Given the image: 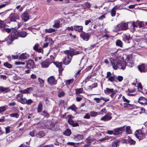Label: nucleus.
<instances>
[{
  "mask_svg": "<svg viewBox=\"0 0 147 147\" xmlns=\"http://www.w3.org/2000/svg\"><path fill=\"white\" fill-rule=\"evenodd\" d=\"M80 36L84 40L87 41L89 39L90 35L89 33L82 32L80 34Z\"/></svg>",
  "mask_w": 147,
  "mask_h": 147,
  "instance_id": "nucleus-4",
  "label": "nucleus"
},
{
  "mask_svg": "<svg viewBox=\"0 0 147 147\" xmlns=\"http://www.w3.org/2000/svg\"><path fill=\"white\" fill-rule=\"evenodd\" d=\"M111 114L109 113H107L100 119V120L105 121L110 120L112 118V117L111 116Z\"/></svg>",
  "mask_w": 147,
  "mask_h": 147,
  "instance_id": "nucleus-10",
  "label": "nucleus"
},
{
  "mask_svg": "<svg viewBox=\"0 0 147 147\" xmlns=\"http://www.w3.org/2000/svg\"><path fill=\"white\" fill-rule=\"evenodd\" d=\"M125 129V126L115 128L114 130V135H117L122 133Z\"/></svg>",
  "mask_w": 147,
  "mask_h": 147,
  "instance_id": "nucleus-6",
  "label": "nucleus"
},
{
  "mask_svg": "<svg viewBox=\"0 0 147 147\" xmlns=\"http://www.w3.org/2000/svg\"><path fill=\"white\" fill-rule=\"evenodd\" d=\"M106 112L107 111L106 109H105L104 108L101 110L100 112V114H102L104 113H106Z\"/></svg>",
  "mask_w": 147,
  "mask_h": 147,
  "instance_id": "nucleus-62",
  "label": "nucleus"
},
{
  "mask_svg": "<svg viewBox=\"0 0 147 147\" xmlns=\"http://www.w3.org/2000/svg\"><path fill=\"white\" fill-rule=\"evenodd\" d=\"M0 90L2 92H6L9 91V89L8 88L1 87H0Z\"/></svg>",
  "mask_w": 147,
  "mask_h": 147,
  "instance_id": "nucleus-37",
  "label": "nucleus"
},
{
  "mask_svg": "<svg viewBox=\"0 0 147 147\" xmlns=\"http://www.w3.org/2000/svg\"><path fill=\"white\" fill-rule=\"evenodd\" d=\"M90 114L91 116L95 117L97 115V113L96 112L92 111L90 113Z\"/></svg>",
  "mask_w": 147,
  "mask_h": 147,
  "instance_id": "nucleus-47",
  "label": "nucleus"
},
{
  "mask_svg": "<svg viewBox=\"0 0 147 147\" xmlns=\"http://www.w3.org/2000/svg\"><path fill=\"white\" fill-rule=\"evenodd\" d=\"M121 30L120 24H119L114 27V29L113 30V31L115 32H117Z\"/></svg>",
  "mask_w": 147,
  "mask_h": 147,
  "instance_id": "nucleus-34",
  "label": "nucleus"
},
{
  "mask_svg": "<svg viewBox=\"0 0 147 147\" xmlns=\"http://www.w3.org/2000/svg\"><path fill=\"white\" fill-rule=\"evenodd\" d=\"M6 26V24L3 21L1 20H0V28H2L5 27Z\"/></svg>",
  "mask_w": 147,
  "mask_h": 147,
  "instance_id": "nucleus-39",
  "label": "nucleus"
},
{
  "mask_svg": "<svg viewBox=\"0 0 147 147\" xmlns=\"http://www.w3.org/2000/svg\"><path fill=\"white\" fill-rule=\"evenodd\" d=\"M30 77L32 79H34L36 78V75L33 74L31 75Z\"/></svg>",
  "mask_w": 147,
  "mask_h": 147,
  "instance_id": "nucleus-60",
  "label": "nucleus"
},
{
  "mask_svg": "<svg viewBox=\"0 0 147 147\" xmlns=\"http://www.w3.org/2000/svg\"><path fill=\"white\" fill-rule=\"evenodd\" d=\"M56 66L59 68V72H61L63 70V68L62 67V63L61 62H57L55 64Z\"/></svg>",
  "mask_w": 147,
  "mask_h": 147,
  "instance_id": "nucleus-21",
  "label": "nucleus"
},
{
  "mask_svg": "<svg viewBox=\"0 0 147 147\" xmlns=\"http://www.w3.org/2000/svg\"><path fill=\"white\" fill-rule=\"evenodd\" d=\"M65 93L63 91L59 92L58 93V96L59 97H63L65 95Z\"/></svg>",
  "mask_w": 147,
  "mask_h": 147,
  "instance_id": "nucleus-46",
  "label": "nucleus"
},
{
  "mask_svg": "<svg viewBox=\"0 0 147 147\" xmlns=\"http://www.w3.org/2000/svg\"><path fill=\"white\" fill-rule=\"evenodd\" d=\"M34 64L33 61L32 60H29L28 61L26 64V67L31 68L33 67Z\"/></svg>",
  "mask_w": 147,
  "mask_h": 147,
  "instance_id": "nucleus-22",
  "label": "nucleus"
},
{
  "mask_svg": "<svg viewBox=\"0 0 147 147\" xmlns=\"http://www.w3.org/2000/svg\"><path fill=\"white\" fill-rule=\"evenodd\" d=\"M33 102V100L30 99H28V100L26 99L25 104H27L28 105H30Z\"/></svg>",
  "mask_w": 147,
  "mask_h": 147,
  "instance_id": "nucleus-41",
  "label": "nucleus"
},
{
  "mask_svg": "<svg viewBox=\"0 0 147 147\" xmlns=\"http://www.w3.org/2000/svg\"><path fill=\"white\" fill-rule=\"evenodd\" d=\"M29 57V55L26 53H23L21 54L20 56V59H26Z\"/></svg>",
  "mask_w": 147,
  "mask_h": 147,
  "instance_id": "nucleus-26",
  "label": "nucleus"
},
{
  "mask_svg": "<svg viewBox=\"0 0 147 147\" xmlns=\"http://www.w3.org/2000/svg\"><path fill=\"white\" fill-rule=\"evenodd\" d=\"M45 136V133L43 131H39L38 133L36 134V136L37 137L39 138H41Z\"/></svg>",
  "mask_w": 147,
  "mask_h": 147,
  "instance_id": "nucleus-24",
  "label": "nucleus"
},
{
  "mask_svg": "<svg viewBox=\"0 0 147 147\" xmlns=\"http://www.w3.org/2000/svg\"><path fill=\"white\" fill-rule=\"evenodd\" d=\"M3 65L6 67L9 68H11L12 67V65L7 62L4 63Z\"/></svg>",
  "mask_w": 147,
  "mask_h": 147,
  "instance_id": "nucleus-44",
  "label": "nucleus"
},
{
  "mask_svg": "<svg viewBox=\"0 0 147 147\" xmlns=\"http://www.w3.org/2000/svg\"><path fill=\"white\" fill-rule=\"evenodd\" d=\"M74 30L79 32H82L83 29V26H74Z\"/></svg>",
  "mask_w": 147,
  "mask_h": 147,
  "instance_id": "nucleus-16",
  "label": "nucleus"
},
{
  "mask_svg": "<svg viewBox=\"0 0 147 147\" xmlns=\"http://www.w3.org/2000/svg\"><path fill=\"white\" fill-rule=\"evenodd\" d=\"M21 18L22 20L24 21L25 22L27 21L29 19V16L28 13L26 12L25 11L24 13L22 14Z\"/></svg>",
  "mask_w": 147,
  "mask_h": 147,
  "instance_id": "nucleus-14",
  "label": "nucleus"
},
{
  "mask_svg": "<svg viewBox=\"0 0 147 147\" xmlns=\"http://www.w3.org/2000/svg\"><path fill=\"white\" fill-rule=\"evenodd\" d=\"M94 100L96 101L97 103H99L100 102V98H95Z\"/></svg>",
  "mask_w": 147,
  "mask_h": 147,
  "instance_id": "nucleus-59",
  "label": "nucleus"
},
{
  "mask_svg": "<svg viewBox=\"0 0 147 147\" xmlns=\"http://www.w3.org/2000/svg\"><path fill=\"white\" fill-rule=\"evenodd\" d=\"M25 63L24 62H22L21 61H16L15 62V65H24Z\"/></svg>",
  "mask_w": 147,
  "mask_h": 147,
  "instance_id": "nucleus-51",
  "label": "nucleus"
},
{
  "mask_svg": "<svg viewBox=\"0 0 147 147\" xmlns=\"http://www.w3.org/2000/svg\"><path fill=\"white\" fill-rule=\"evenodd\" d=\"M115 91L114 89L113 88H106L105 90V92L106 93H112L114 92Z\"/></svg>",
  "mask_w": 147,
  "mask_h": 147,
  "instance_id": "nucleus-29",
  "label": "nucleus"
},
{
  "mask_svg": "<svg viewBox=\"0 0 147 147\" xmlns=\"http://www.w3.org/2000/svg\"><path fill=\"white\" fill-rule=\"evenodd\" d=\"M84 138V135L78 134L77 136H74V139L76 140L79 141L82 139Z\"/></svg>",
  "mask_w": 147,
  "mask_h": 147,
  "instance_id": "nucleus-23",
  "label": "nucleus"
},
{
  "mask_svg": "<svg viewBox=\"0 0 147 147\" xmlns=\"http://www.w3.org/2000/svg\"><path fill=\"white\" fill-rule=\"evenodd\" d=\"M16 105V103L15 102H11L9 103L8 105L10 106H14Z\"/></svg>",
  "mask_w": 147,
  "mask_h": 147,
  "instance_id": "nucleus-64",
  "label": "nucleus"
},
{
  "mask_svg": "<svg viewBox=\"0 0 147 147\" xmlns=\"http://www.w3.org/2000/svg\"><path fill=\"white\" fill-rule=\"evenodd\" d=\"M45 31L47 33H51L55 31V30L53 28H49V29H46Z\"/></svg>",
  "mask_w": 147,
  "mask_h": 147,
  "instance_id": "nucleus-40",
  "label": "nucleus"
},
{
  "mask_svg": "<svg viewBox=\"0 0 147 147\" xmlns=\"http://www.w3.org/2000/svg\"><path fill=\"white\" fill-rule=\"evenodd\" d=\"M51 63L47 60H45L41 63V64L42 67L46 68L48 67Z\"/></svg>",
  "mask_w": 147,
  "mask_h": 147,
  "instance_id": "nucleus-15",
  "label": "nucleus"
},
{
  "mask_svg": "<svg viewBox=\"0 0 147 147\" xmlns=\"http://www.w3.org/2000/svg\"><path fill=\"white\" fill-rule=\"evenodd\" d=\"M9 115L11 117H14L16 118H18L19 116V115L17 113H13L10 114Z\"/></svg>",
  "mask_w": 147,
  "mask_h": 147,
  "instance_id": "nucleus-35",
  "label": "nucleus"
},
{
  "mask_svg": "<svg viewBox=\"0 0 147 147\" xmlns=\"http://www.w3.org/2000/svg\"><path fill=\"white\" fill-rule=\"evenodd\" d=\"M65 53H67V57H64L63 60V63L65 65H67L70 63L73 55L75 53H74L73 50H67L65 52Z\"/></svg>",
  "mask_w": 147,
  "mask_h": 147,
  "instance_id": "nucleus-2",
  "label": "nucleus"
},
{
  "mask_svg": "<svg viewBox=\"0 0 147 147\" xmlns=\"http://www.w3.org/2000/svg\"><path fill=\"white\" fill-rule=\"evenodd\" d=\"M73 79H69L66 81V84L67 85H69L70 84H72L73 82Z\"/></svg>",
  "mask_w": 147,
  "mask_h": 147,
  "instance_id": "nucleus-48",
  "label": "nucleus"
},
{
  "mask_svg": "<svg viewBox=\"0 0 147 147\" xmlns=\"http://www.w3.org/2000/svg\"><path fill=\"white\" fill-rule=\"evenodd\" d=\"M84 118L85 119H89L90 118V116L89 114L86 113L84 116Z\"/></svg>",
  "mask_w": 147,
  "mask_h": 147,
  "instance_id": "nucleus-57",
  "label": "nucleus"
},
{
  "mask_svg": "<svg viewBox=\"0 0 147 147\" xmlns=\"http://www.w3.org/2000/svg\"><path fill=\"white\" fill-rule=\"evenodd\" d=\"M135 135L137 138L140 140L143 137L144 134L142 133L141 130H138L136 131Z\"/></svg>",
  "mask_w": 147,
  "mask_h": 147,
  "instance_id": "nucleus-7",
  "label": "nucleus"
},
{
  "mask_svg": "<svg viewBox=\"0 0 147 147\" xmlns=\"http://www.w3.org/2000/svg\"><path fill=\"white\" fill-rule=\"evenodd\" d=\"M108 139L107 137V136L105 137V138H101L99 140V141H103L105 140Z\"/></svg>",
  "mask_w": 147,
  "mask_h": 147,
  "instance_id": "nucleus-61",
  "label": "nucleus"
},
{
  "mask_svg": "<svg viewBox=\"0 0 147 147\" xmlns=\"http://www.w3.org/2000/svg\"><path fill=\"white\" fill-rule=\"evenodd\" d=\"M83 89L82 88H77L76 89V93L77 94H79L82 92Z\"/></svg>",
  "mask_w": 147,
  "mask_h": 147,
  "instance_id": "nucleus-33",
  "label": "nucleus"
},
{
  "mask_svg": "<svg viewBox=\"0 0 147 147\" xmlns=\"http://www.w3.org/2000/svg\"><path fill=\"white\" fill-rule=\"evenodd\" d=\"M10 127L9 126H8L5 128V134H7L9 133L10 131Z\"/></svg>",
  "mask_w": 147,
  "mask_h": 147,
  "instance_id": "nucleus-50",
  "label": "nucleus"
},
{
  "mask_svg": "<svg viewBox=\"0 0 147 147\" xmlns=\"http://www.w3.org/2000/svg\"><path fill=\"white\" fill-rule=\"evenodd\" d=\"M6 110V108L4 106L0 107V113H1L5 111Z\"/></svg>",
  "mask_w": 147,
  "mask_h": 147,
  "instance_id": "nucleus-49",
  "label": "nucleus"
},
{
  "mask_svg": "<svg viewBox=\"0 0 147 147\" xmlns=\"http://www.w3.org/2000/svg\"><path fill=\"white\" fill-rule=\"evenodd\" d=\"M110 61L113 68L115 69H119L123 70L125 68L126 63L124 61L119 60L117 61L111 58L110 59Z\"/></svg>",
  "mask_w": 147,
  "mask_h": 147,
  "instance_id": "nucleus-1",
  "label": "nucleus"
},
{
  "mask_svg": "<svg viewBox=\"0 0 147 147\" xmlns=\"http://www.w3.org/2000/svg\"><path fill=\"white\" fill-rule=\"evenodd\" d=\"M40 114L45 117H48L49 116V114L45 111H42L40 113Z\"/></svg>",
  "mask_w": 147,
  "mask_h": 147,
  "instance_id": "nucleus-36",
  "label": "nucleus"
},
{
  "mask_svg": "<svg viewBox=\"0 0 147 147\" xmlns=\"http://www.w3.org/2000/svg\"><path fill=\"white\" fill-rule=\"evenodd\" d=\"M125 62H126V66L127 65L131 67L134 65V64L132 61L130 60V58L129 57H127L126 59Z\"/></svg>",
  "mask_w": 147,
  "mask_h": 147,
  "instance_id": "nucleus-13",
  "label": "nucleus"
},
{
  "mask_svg": "<svg viewBox=\"0 0 147 147\" xmlns=\"http://www.w3.org/2000/svg\"><path fill=\"white\" fill-rule=\"evenodd\" d=\"M6 140L8 143H10L13 141V138L11 136H8Z\"/></svg>",
  "mask_w": 147,
  "mask_h": 147,
  "instance_id": "nucleus-43",
  "label": "nucleus"
},
{
  "mask_svg": "<svg viewBox=\"0 0 147 147\" xmlns=\"http://www.w3.org/2000/svg\"><path fill=\"white\" fill-rule=\"evenodd\" d=\"M42 109V104L40 102L38 105L37 108V112L38 113H40L41 112Z\"/></svg>",
  "mask_w": 147,
  "mask_h": 147,
  "instance_id": "nucleus-25",
  "label": "nucleus"
},
{
  "mask_svg": "<svg viewBox=\"0 0 147 147\" xmlns=\"http://www.w3.org/2000/svg\"><path fill=\"white\" fill-rule=\"evenodd\" d=\"M48 82L49 84L51 85H55L57 83V80H55L53 76H51L48 78Z\"/></svg>",
  "mask_w": 147,
  "mask_h": 147,
  "instance_id": "nucleus-12",
  "label": "nucleus"
},
{
  "mask_svg": "<svg viewBox=\"0 0 147 147\" xmlns=\"http://www.w3.org/2000/svg\"><path fill=\"white\" fill-rule=\"evenodd\" d=\"M23 95L19 94L17 95L16 99L17 101L23 104H25V102L26 98H23Z\"/></svg>",
  "mask_w": 147,
  "mask_h": 147,
  "instance_id": "nucleus-8",
  "label": "nucleus"
},
{
  "mask_svg": "<svg viewBox=\"0 0 147 147\" xmlns=\"http://www.w3.org/2000/svg\"><path fill=\"white\" fill-rule=\"evenodd\" d=\"M123 78L122 76H118L117 77V79L119 82H121L123 80Z\"/></svg>",
  "mask_w": 147,
  "mask_h": 147,
  "instance_id": "nucleus-53",
  "label": "nucleus"
},
{
  "mask_svg": "<svg viewBox=\"0 0 147 147\" xmlns=\"http://www.w3.org/2000/svg\"><path fill=\"white\" fill-rule=\"evenodd\" d=\"M126 132L127 134H132V131L131 129L130 126H127L126 127Z\"/></svg>",
  "mask_w": 147,
  "mask_h": 147,
  "instance_id": "nucleus-27",
  "label": "nucleus"
},
{
  "mask_svg": "<svg viewBox=\"0 0 147 147\" xmlns=\"http://www.w3.org/2000/svg\"><path fill=\"white\" fill-rule=\"evenodd\" d=\"M9 18L11 21L13 22L15 24L17 25L14 27L15 29H18L20 27V24L16 21V20H18L19 18L18 14L16 13H11L9 16Z\"/></svg>",
  "mask_w": 147,
  "mask_h": 147,
  "instance_id": "nucleus-3",
  "label": "nucleus"
},
{
  "mask_svg": "<svg viewBox=\"0 0 147 147\" xmlns=\"http://www.w3.org/2000/svg\"><path fill=\"white\" fill-rule=\"evenodd\" d=\"M122 98L124 102L128 103L129 102V101L124 96H122Z\"/></svg>",
  "mask_w": 147,
  "mask_h": 147,
  "instance_id": "nucleus-54",
  "label": "nucleus"
},
{
  "mask_svg": "<svg viewBox=\"0 0 147 147\" xmlns=\"http://www.w3.org/2000/svg\"><path fill=\"white\" fill-rule=\"evenodd\" d=\"M146 67L147 65H145V64H142L138 65V69L140 72H145L146 71Z\"/></svg>",
  "mask_w": 147,
  "mask_h": 147,
  "instance_id": "nucleus-11",
  "label": "nucleus"
},
{
  "mask_svg": "<svg viewBox=\"0 0 147 147\" xmlns=\"http://www.w3.org/2000/svg\"><path fill=\"white\" fill-rule=\"evenodd\" d=\"M1 31L3 32H6L9 33L11 31V29L9 28H6L5 27L1 29Z\"/></svg>",
  "mask_w": 147,
  "mask_h": 147,
  "instance_id": "nucleus-31",
  "label": "nucleus"
},
{
  "mask_svg": "<svg viewBox=\"0 0 147 147\" xmlns=\"http://www.w3.org/2000/svg\"><path fill=\"white\" fill-rule=\"evenodd\" d=\"M20 37L22 38L25 37L27 35V33L25 31H21L20 32L19 34Z\"/></svg>",
  "mask_w": 147,
  "mask_h": 147,
  "instance_id": "nucleus-30",
  "label": "nucleus"
},
{
  "mask_svg": "<svg viewBox=\"0 0 147 147\" xmlns=\"http://www.w3.org/2000/svg\"><path fill=\"white\" fill-rule=\"evenodd\" d=\"M118 8L117 6H115L111 10V14L112 16L114 17L116 15V10Z\"/></svg>",
  "mask_w": 147,
  "mask_h": 147,
  "instance_id": "nucleus-20",
  "label": "nucleus"
},
{
  "mask_svg": "<svg viewBox=\"0 0 147 147\" xmlns=\"http://www.w3.org/2000/svg\"><path fill=\"white\" fill-rule=\"evenodd\" d=\"M55 24L53 25L54 27L58 28L60 26V21L59 20H56L54 22Z\"/></svg>",
  "mask_w": 147,
  "mask_h": 147,
  "instance_id": "nucleus-28",
  "label": "nucleus"
},
{
  "mask_svg": "<svg viewBox=\"0 0 147 147\" xmlns=\"http://www.w3.org/2000/svg\"><path fill=\"white\" fill-rule=\"evenodd\" d=\"M118 142H115L112 143V147H117Z\"/></svg>",
  "mask_w": 147,
  "mask_h": 147,
  "instance_id": "nucleus-56",
  "label": "nucleus"
},
{
  "mask_svg": "<svg viewBox=\"0 0 147 147\" xmlns=\"http://www.w3.org/2000/svg\"><path fill=\"white\" fill-rule=\"evenodd\" d=\"M71 134V132L69 129H66L65 131L64 134L65 135L67 136H69Z\"/></svg>",
  "mask_w": 147,
  "mask_h": 147,
  "instance_id": "nucleus-32",
  "label": "nucleus"
},
{
  "mask_svg": "<svg viewBox=\"0 0 147 147\" xmlns=\"http://www.w3.org/2000/svg\"><path fill=\"white\" fill-rule=\"evenodd\" d=\"M121 30H125L127 29L128 24L126 23H121L120 24Z\"/></svg>",
  "mask_w": 147,
  "mask_h": 147,
  "instance_id": "nucleus-18",
  "label": "nucleus"
},
{
  "mask_svg": "<svg viewBox=\"0 0 147 147\" xmlns=\"http://www.w3.org/2000/svg\"><path fill=\"white\" fill-rule=\"evenodd\" d=\"M123 38L127 40V43H129L128 40L131 38L130 35L129 34L124 35L123 36Z\"/></svg>",
  "mask_w": 147,
  "mask_h": 147,
  "instance_id": "nucleus-38",
  "label": "nucleus"
},
{
  "mask_svg": "<svg viewBox=\"0 0 147 147\" xmlns=\"http://www.w3.org/2000/svg\"><path fill=\"white\" fill-rule=\"evenodd\" d=\"M128 142L130 144H134L135 143V141L131 139H130L128 140Z\"/></svg>",
  "mask_w": 147,
  "mask_h": 147,
  "instance_id": "nucleus-52",
  "label": "nucleus"
},
{
  "mask_svg": "<svg viewBox=\"0 0 147 147\" xmlns=\"http://www.w3.org/2000/svg\"><path fill=\"white\" fill-rule=\"evenodd\" d=\"M108 80L111 82H113L114 80V77L113 76H110L108 78Z\"/></svg>",
  "mask_w": 147,
  "mask_h": 147,
  "instance_id": "nucleus-55",
  "label": "nucleus"
},
{
  "mask_svg": "<svg viewBox=\"0 0 147 147\" xmlns=\"http://www.w3.org/2000/svg\"><path fill=\"white\" fill-rule=\"evenodd\" d=\"M116 43L117 46H119L120 47H122V43L120 40H117Z\"/></svg>",
  "mask_w": 147,
  "mask_h": 147,
  "instance_id": "nucleus-45",
  "label": "nucleus"
},
{
  "mask_svg": "<svg viewBox=\"0 0 147 147\" xmlns=\"http://www.w3.org/2000/svg\"><path fill=\"white\" fill-rule=\"evenodd\" d=\"M68 123L70 125H72L73 127H76L79 126L78 123H75L74 121L71 119H69L68 121Z\"/></svg>",
  "mask_w": 147,
  "mask_h": 147,
  "instance_id": "nucleus-19",
  "label": "nucleus"
},
{
  "mask_svg": "<svg viewBox=\"0 0 147 147\" xmlns=\"http://www.w3.org/2000/svg\"><path fill=\"white\" fill-rule=\"evenodd\" d=\"M95 140V139L92 138L90 137H88L85 141V142L86 143L85 144H84V145H83V146L84 147H88L89 146L91 142L94 140Z\"/></svg>",
  "mask_w": 147,
  "mask_h": 147,
  "instance_id": "nucleus-5",
  "label": "nucleus"
},
{
  "mask_svg": "<svg viewBox=\"0 0 147 147\" xmlns=\"http://www.w3.org/2000/svg\"><path fill=\"white\" fill-rule=\"evenodd\" d=\"M68 31H73L74 29V26H71L70 27H68L67 28V29Z\"/></svg>",
  "mask_w": 147,
  "mask_h": 147,
  "instance_id": "nucleus-58",
  "label": "nucleus"
},
{
  "mask_svg": "<svg viewBox=\"0 0 147 147\" xmlns=\"http://www.w3.org/2000/svg\"><path fill=\"white\" fill-rule=\"evenodd\" d=\"M39 44H36L33 47V49L38 53H41L43 54V50L41 47L39 48Z\"/></svg>",
  "mask_w": 147,
  "mask_h": 147,
  "instance_id": "nucleus-9",
  "label": "nucleus"
},
{
  "mask_svg": "<svg viewBox=\"0 0 147 147\" xmlns=\"http://www.w3.org/2000/svg\"><path fill=\"white\" fill-rule=\"evenodd\" d=\"M67 109H71L73 111H75L76 109V107L74 104L72 105L70 107H69L67 108Z\"/></svg>",
  "mask_w": 147,
  "mask_h": 147,
  "instance_id": "nucleus-42",
  "label": "nucleus"
},
{
  "mask_svg": "<svg viewBox=\"0 0 147 147\" xmlns=\"http://www.w3.org/2000/svg\"><path fill=\"white\" fill-rule=\"evenodd\" d=\"M138 89H140L141 90H142V86L140 83H139L138 84Z\"/></svg>",
  "mask_w": 147,
  "mask_h": 147,
  "instance_id": "nucleus-63",
  "label": "nucleus"
},
{
  "mask_svg": "<svg viewBox=\"0 0 147 147\" xmlns=\"http://www.w3.org/2000/svg\"><path fill=\"white\" fill-rule=\"evenodd\" d=\"M138 102L142 105L146 104L147 103V100L144 97H141L139 99Z\"/></svg>",
  "mask_w": 147,
  "mask_h": 147,
  "instance_id": "nucleus-17",
  "label": "nucleus"
}]
</instances>
